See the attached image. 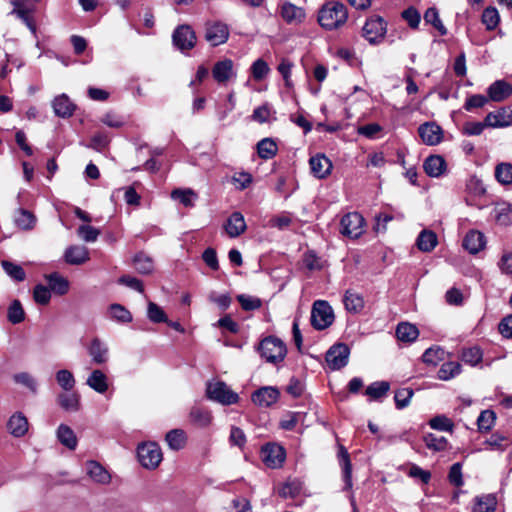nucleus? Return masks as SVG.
<instances>
[{"mask_svg": "<svg viewBox=\"0 0 512 512\" xmlns=\"http://www.w3.org/2000/svg\"><path fill=\"white\" fill-rule=\"evenodd\" d=\"M347 18L346 6L334 0L326 2L318 13L319 24L327 30L340 28L345 24Z\"/></svg>", "mask_w": 512, "mask_h": 512, "instance_id": "1", "label": "nucleus"}, {"mask_svg": "<svg viewBox=\"0 0 512 512\" xmlns=\"http://www.w3.org/2000/svg\"><path fill=\"white\" fill-rule=\"evenodd\" d=\"M258 351L262 358L268 363L277 364L282 362L287 354V348L285 343L275 337H265L258 346Z\"/></svg>", "mask_w": 512, "mask_h": 512, "instance_id": "2", "label": "nucleus"}, {"mask_svg": "<svg viewBox=\"0 0 512 512\" xmlns=\"http://www.w3.org/2000/svg\"><path fill=\"white\" fill-rule=\"evenodd\" d=\"M206 396L214 402L227 406L236 404L239 401V395L223 381L208 382Z\"/></svg>", "mask_w": 512, "mask_h": 512, "instance_id": "3", "label": "nucleus"}, {"mask_svg": "<svg viewBox=\"0 0 512 512\" xmlns=\"http://www.w3.org/2000/svg\"><path fill=\"white\" fill-rule=\"evenodd\" d=\"M334 312L327 301L317 300L313 303L311 311V324L317 330H324L332 325Z\"/></svg>", "mask_w": 512, "mask_h": 512, "instance_id": "4", "label": "nucleus"}, {"mask_svg": "<svg viewBox=\"0 0 512 512\" xmlns=\"http://www.w3.org/2000/svg\"><path fill=\"white\" fill-rule=\"evenodd\" d=\"M137 455L139 462L146 469L157 468L163 458L161 448L154 442L139 445Z\"/></svg>", "mask_w": 512, "mask_h": 512, "instance_id": "5", "label": "nucleus"}, {"mask_svg": "<svg viewBox=\"0 0 512 512\" xmlns=\"http://www.w3.org/2000/svg\"><path fill=\"white\" fill-rule=\"evenodd\" d=\"M341 233L356 239L364 232V218L357 212L344 215L341 219Z\"/></svg>", "mask_w": 512, "mask_h": 512, "instance_id": "6", "label": "nucleus"}, {"mask_svg": "<svg viewBox=\"0 0 512 512\" xmlns=\"http://www.w3.org/2000/svg\"><path fill=\"white\" fill-rule=\"evenodd\" d=\"M363 37L370 43L380 42L386 33V23L380 16H373L367 19L362 28Z\"/></svg>", "mask_w": 512, "mask_h": 512, "instance_id": "7", "label": "nucleus"}, {"mask_svg": "<svg viewBox=\"0 0 512 512\" xmlns=\"http://www.w3.org/2000/svg\"><path fill=\"white\" fill-rule=\"evenodd\" d=\"M173 44L181 51H187L196 45V34L187 24L178 26L172 35Z\"/></svg>", "mask_w": 512, "mask_h": 512, "instance_id": "8", "label": "nucleus"}, {"mask_svg": "<svg viewBox=\"0 0 512 512\" xmlns=\"http://www.w3.org/2000/svg\"><path fill=\"white\" fill-rule=\"evenodd\" d=\"M350 354L349 347L344 343H338L330 347L326 353V362L330 369L339 370L347 365Z\"/></svg>", "mask_w": 512, "mask_h": 512, "instance_id": "9", "label": "nucleus"}, {"mask_svg": "<svg viewBox=\"0 0 512 512\" xmlns=\"http://www.w3.org/2000/svg\"><path fill=\"white\" fill-rule=\"evenodd\" d=\"M285 456L284 448L275 443H268L261 450L262 461L269 468L280 467L285 460Z\"/></svg>", "mask_w": 512, "mask_h": 512, "instance_id": "10", "label": "nucleus"}, {"mask_svg": "<svg viewBox=\"0 0 512 512\" xmlns=\"http://www.w3.org/2000/svg\"><path fill=\"white\" fill-rule=\"evenodd\" d=\"M229 28L222 22H209L206 24L205 39L212 45L218 46L227 41Z\"/></svg>", "mask_w": 512, "mask_h": 512, "instance_id": "11", "label": "nucleus"}, {"mask_svg": "<svg viewBox=\"0 0 512 512\" xmlns=\"http://www.w3.org/2000/svg\"><path fill=\"white\" fill-rule=\"evenodd\" d=\"M422 141L429 146L439 144L443 139V130L435 122H425L418 127Z\"/></svg>", "mask_w": 512, "mask_h": 512, "instance_id": "12", "label": "nucleus"}, {"mask_svg": "<svg viewBox=\"0 0 512 512\" xmlns=\"http://www.w3.org/2000/svg\"><path fill=\"white\" fill-rule=\"evenodd\" d=\"M279 396L280 393L277 388L265 386L253 392L251 399L254 404L260 407H269L278 401Z\"/></svg>", "mask_w": 512, "mask_h": 512, "instance_id": "13", "label": "nucleus"}, {"mask_svg": "<svg viewBox=\"0 0 512 512\" xmlns=\"http://www.w3.org/2000/svg\"><path fill=\"white\" fill-rule=\"evenodd\" d=\"M235 75L233 61L230 59L218 61L213 66L212 76L219 84L227 83Z\"/></svg>", "mask_w": 512, "mask_h": 512, "instance_id": "14", "label": "nucleus"}, {"mask_svg": "<svg viewBox=\"0 0 512 512\" xmlns=\"http://www.w3.org/2000/svg\"><path fill=\"white\" fill-rule=\"evenodd\" d=\"M312 174L319 178H326L332 169V163L324 154H317L309 160Z\"/></svg>", "mask_w": 512, "mask_h": 512, "instance_id": "15", "label": "nucleus"}, {"mask_svg": "<svg viewBox=\"0 0 512 512\" xmlns=\"http://www.w3.org/2000/svg\"><path fill=\"white\" fill-rule=\"evenodd\" d=\"M88 353L92 362L97 365L104 364L109 359V348L107 344L99 338L92 339L88 347Z\"/></svg>", "mask_w": 512, "mask_h": 512, "instance_id": "16", "label": "nucleus"}, {"mask_svg": "<svg viewBox=\"0 0 512 512\" xmlns=\"http://www.w3.org/2000/svg\"><path fill=\"white\" fill-rule=\"evenodd\" d=\"M486 124L488 127H506L512 124V110L509 108H500L497 111L486 115Z\"/></svg>", "mask_w": 512, "mask_h": 512, "instance_id": "17", "label": "nucleus"}, {"mask_svg": "<svg viewBox=\"0 0 512 512\" xmlns=\"http://www.w3.org/2000/svg\"><path fill=\"white\" fill-rule=\"evenodd\" d=\"M487 93L490 100L501 102L512 94V85L504 80H497L488 87Z\"/></svg>", "mask_w": 512, "mask_h": 512, "instance_id": "18", "label": "nucleus"}, {"mask_svg": "<svg viewBox=\"0 0 512 512\" xmlns=\"http://www.w3.org/2000/svg\"><path fill=\"white\" fill-rule=\"evenodd\" d=\"M52 107L56 116L69 118L73 115L76 106L66 94L56 96L52 101Z\"/></svg>", "mask_w": 512, "mask_h": 512, "instance_id": "19", "label": "nucleus"}, {"mask_svg": "<svg viewBox=\"0 0 512 512\" xmlns=\"http://www.w3.org/2000/svg\"><path fill=\"white\" fill-rule=\"evenodd\" d=\"M64 259L68 264L81 265L89 260V251L85 246L72 245L65 250Z\"/></svg>", "mask_w": 512, "mask_h": 512, "instance_id": "20", "label": "nucleus"}, {"mask_svg": "<svg viewBox=\"0 0 512 512\" xmlns=\"http://www.w3.org/2000/svg\"><path fill=\"white\" fill-rule=\"evenodd\" d=\"M337 457H338L339 465L342 468L343 480L345 482V489H351L352 488V464H351V460H350V455L344 446L339 445Z\"/></svg>", "mask_w": 512, "mask_h": 512, "instance_id": "21", "label": "nucleus"}, {"mask_svg": "<svg viewBox=\"0 0 512 512\" xmlns=\"http://www.w3.org/2000/svg\"><path fill=\"white\" fill-rule=\"evenodd\" d=\"M7 429L14 437H22L28 431V420L23 413L16 412L9 418Z\"/></svg>", "mask_w": 512, "mask_h": 512, "instance_id": "22", "label": "nucleus"}, {"mask_svg": "<svg viewBox=\"0 0 512 512\" xmlns=\"http://www.w3.org/2000/svg\"><path fill=\"white\" fill-rule=\"evenodd\" d=\"M225 231L231 238L240 236L246 230L244 216L240 212H234L227 219Z\"/></svg>", "mask_w": 512, "mask_h": 512, "instance_id": "23", "label": "nucleus"}, {"mask_svg": "<svg viewBox=\"0 0 512 512\" xmlns=\"http://www.w3.org/2000/svg\"><path fill=\"white\" fill-rule=\"evenodd\" d=\"M57 403L67 412H77L81 407L80 395L77 392H62L57 396Z\"/></svg>", "mask_w": 512, "mask_h": 512, "instance_id": "24", "label": "nucleus"}, {"mask_svg": "<svg viewBox=\"0 0 512 512\" xmlns=\"http://www.w3.org/2000/svg\"><path fill=\"white\" fill-rule=\"evenodd\" d=\"M423 168L428 176L439 177L446 169V162L440 155H431L424 161Z\"/></svg>", "mask_w": 512, "mask_h": 512, "instance_id": "25", "label": "nucleus"}, {"mask_svg": "<svg viewBox=\"0 0 512 512\" xmlns=\"http://www.w3.org/2000/svg\"><path fill=\"white\" fill-rule=\"evenodd\" d=\"M485 246V237L479 231H469L463 239V247L471 254H476Z\"/></svg>", "mask_w": 512, "mask_h": 512, "instance_id": "26", "label": "nucleus"}, {"mask_svg": "<svg viewBox=\"0 0 512 512\" xmlns=\"http://www.w3.org/2000/svg\"><path fill=\"white\" fill-rule=\"evenodd\" d=\"M190 421L201 428L208 427L212 422L211 412L201 406H193L189 412Z\"/></svg>", "mask_w": 512, "mask_h": 512, "instance_id": "27", "label": "nucleus"}, {"mask_svg": "<svg viewBox=\"0 0 512 512\" xmlns=\"http://www.w3.org/2000/svg\"><path fill=\"white\" fill-rule=\"evenodd\" d=\"M86 469L90 478L97 483L108 484L111 480L109 472L96 461L87 462Z\"/></svg>", "mask_w": 512, "mask_h": 512, "instance_id": "28", "label": "nucleus"}, {"mask_svg": "<svg viewBox=\"0 0 512 512\" xmlns=\"http://www.w3.org/2000/svg\"><path fill=\"white\" fill-rule=\"evenodd\" d=\"M48 287L57 295H65L69 290V281L57 272L45 275Z\"/></svg>", "mask_w": 512, "mask_h": 512, "instance_id": "29", "label": "nucleus"}, {"mask_svg": "<svg viewBox=\"0 0 512 512\" xmlns=\"http://www.w3.org/2000/svg\"><path fill=\"white\" fill-rule=\"evenodd\" d=\"M419 336L418 328L408 322H401L396 327V337L399 341L411 343Z\"/></svg>", "mask_w": 512, "mask_h": 512, "instance_id": "30", "label": "nucleus"}, {"mask_svg": "<svg viewBox=\"0 0 512 512\" xmlns=\"http://www.w3.org/2000/svg\"><path fill=\"white\" fill-rule=\"evenodd\" d=\"M86 384L94 391L103 394L108 390V378L101 370H93L88 376Z\"/></svg>", "mask_w": 512, "mask_h": 512, "instance_id": "31", "label": "nucleus"}, {"mask_svg": "<svg viewBox=\"0 0 512 512\" xmlns=\"http://www.w3.org/2000/svg\"><path fill=\"white\" fill-rule=\"evenodd\" d=\"M437 243V235L427 229L420 232L416 241L418 249L422 252H431L436 247Z\"/></svg>", "mask_w": 512, "mask_h": 512, "instance_id": "32", "label": "nucleus"}, {"mask_svg": "<svg viewBox=\"0 0 512 512\" xmlns=\"http://www.w3.org/2000/svg\"><path fill=\"white\" fill-rule=\"evenodd\" d=\"M344 305L347 311L359 313L364 308L363 297L354 291L347 290L344 294Z\"/></svg>", "mask_w": 512, "mask_h": 512, "instance_id": "33", "label": "nucleus"}, {"mask_svg": "<svg viewBox=\"0 0 512 512\" xmlns=\"http://www.w3.org/2000/svg\"><path fill=\"white\" fill-rule=\"evenodd\" d=\"M281 16L287 23L300 22L304 17V11L292 3L286 2L281 7Z\"/></svg>", "mask_w": 512, "mask_h": 512, "instance_id": "34", "label": "nucleus"}, {"mask_svg": "<svg viewBox=\"0 0 512 512\" xmlns=\"http://www.w3.org/2000/svg\"><path fill=\"white\" fill-rule=\"evenodd\" d=\"M14 222L22 230H32L36 223V217L26 209H18L14 216Z\"/></svg>", "mask_w": 512, "mask_h": 512, "instance_id": "35", "label": "nucleus"}, {"mask_svg": "<svg viewBox=\"0 0 512 512\" xmlns=\"http://www.w3.org/2000/svg\"><path fill=\"white\" fill-rule=\"evenodd\" d=\"M133 264L136 271L140 274H150L154 270L153 259L144 252H139L134 256Z\"/></svg>", "mask_w": 512, "mask_h": 512, "instance_id": "36", "label": "nucleus"}, {"mask_svg": "<svg viewBox=\"0 0 512 512\" xmlns=\"http://www.w3.org/2000/svg\"><path fill=\"white\" fill-rule=\"evenodd\" d=\"M57 438L60 443L66 446L70 450H74L77 446V438L73 430L65 425L61 424L57 429Z\"/></svg>", "mask_w": 512, "mask_h": 512, "instance_id": "37", "label": "nucleus"}, {"mask_svg": "<svg viewBox=\"0 0 512 512\" xmlns=\"http://www.w3.org/2000/svg\"><path fill=\"white\" fill-rule=\"evenodd\" d=\"M166 442L172 450H181L186 445V434L181 429H173L166 434Z\"/></svg>", "mask_w": 512, "mask_h": 512, "instance_id": "38", "label": "nucleus"}, {"mask_svg": "<svg viewBox=\"0 0 512 512\" xmlns=\"http://www.w3.org/2000/svg\"><path fill=\"white\" fill-rule=\"evenodd\" d=\"M496 504V497L491 494L476 497L473 512H494Z\"/></svg>", "mask_w": 512, "mask_h": 512, "instance_id": "39", "label": "nucleus"}, {"mask_svg": "<svg viewBox=\"0 0 512 512\" xmlns=\"http://www.w3.org/2000/svg\"><path fill=\"white\" fill-rule=\"evenodd\" d=\"M277 144L271 138H264L257 144L258 155L262 159H271L277 153Z\"/></svg>", "mask_w": 512, "mask_h": 512, "instance_id": "40", "label": "nucleus"}, {"mask_svg": "<svg viewBox=\"0 0 512 512\" xmlns=\"http://www.w3.org/2000/svg\"><path fill=\"white\" fill-rule=\"evenodd\" d=\"M1 266H2L3 270L5 271V273L11 279H13L17 282H22L25 280L26 273H25L24 269L22 268V266H20L16 263H13L11 261H8V260H2Z\"/></svg>", "mask_w": 512, "mask_h": 512, "instance_id": "41", "label": "nucleus"}, {"mask_svg": "<svg viewBox=\"0 0 512 512\" xmlns=\"http://www.w3.org/2000/svg\"><path fill=\"white\" fill-rule=\"evenodd\" d=\"M196 193L191 189H174L171 192V198L173 200L179 201L185 207H193L194 200L196 199Z\"/></svg>", "mask_w": 512, "mask_h": 512, "instance_id": "42", "label": "nucleus"}, {"mask_svg": "<svg viewBox=\"0 0 512 512\" xmlns=\"http://www.w3.org/2000/svg\"><path fill=\"white\" fill-rule=\"evenodd\" d=\"M424 20L427 24L433 25V27L437 29L440 35L444 36L447 34V29L443 25L439 17V12L435 7H430L426 10L424 13Z\"/></svg>", "mask_w": 512, "mask_h": 512, "instance_id": "43", "label": "nucleus"}, {"mask_svg": "<svg viewBox=\"0 0 512 512\" xmlns=\"http://www.w3.org/2000/svg\"><path fill=\"white\" fill-rule=\"evenodd\" d=\"M390 389V384L387 381H377L370 384L365 391V394L373 400H378L385 396Z\"/></svg>", "mask_w": 512, "mask_h": 512, "instance_id": "44", "label": "nucleus"}, {"mask_svg": "<svg viewBox=\"0 0 512 512\" xmlns=\"http://www.w3.org/2000/svg\"><path fill=\"white\" fill-rule=\"evenodd\" d=\"M56 381L58 385L64 390V391H71L75 384L76 380L73 375V373L67 369H61L56 372L55 374Z\"/></svg>", "mask_w": 512, "mask_h": 512, "instance_id": "45", "label": "nucleus"}, {"mask_svg": "<svg viewBox=\"0 0 512 512\" xmlns=\"http://www.w3.org/2000/svg\"><path fill=\"white\" fill-rule=\"evenodd\" d=\"M423 441L426 447L432 451L440 452L447 448L448 441L443 436H436L435 434L429 433L423 437Z\"/></svg>", "mask_w": 512, "mask_h": 512, "instance_id": "46", "label": "nucleus"}, {"mask_svg": "<svg viewBox=\"0 0 512 512\" xmlns=\"http://www.w3.org/2000/svg\"><path fill=\"white\" fill-rule=\"evenodd\" d=\"M461 365L458 362H445L438 370V378L441 380H450L460 374Z\"/></svg>", "mask_w": 512, "mask_h": 512, "instance_id": "47", "label": "nucleus"}, {"mask_svg": "<svg viewBox=\"0 0 512 512\" xmlns=\"http://www.w3.org/2000/svg\"><path fill=\"white\" fill-rule=\"evenodd\" d=\"M481 20L487 30H494L500 21L498 10L492 6L487 7L482 13Z\"/></svg>", "mask_w": 512, "mask_h": 512, "instance_id": "48", "label": "nucleus"}, {"mask_svg": "<svg viewBox=\"0 0 512 512\" xmlns=\"http://www.w3.org/2000/svg\"><path fill=\"white\" fill-rule=\"evenodd\" d=\"M7 318L12 324H19L25 319V312L19 300L12 301L8 308Z\"/></svg>", "mask_w": 512, "mask_h": 512, "instance_id": "49", "label": "nucleus"}, {"mask_svg": "<svg viewBox=\"0 0 512 512\" xmlns=\"http://www.w3.org/2000/svg\"><path fill=\"white\" fill-rule=\"evenodd\" d=\"M495 177L503 185L512 184V164L500 163L495 168Z\"/></svg>", "mask_w": 512, "mask_h": 512, "instance_id": "50", "label": "nucleus"}, {"mask_svg": "<svg viewBox=\"0 0 512 512\" xmlns=\"http://www.w3.org/2000/svg\"><path fill=\"white\" fill-rule=\"evenodd\" d=\"M496 415L492 410H484L477 419V425L480 432H488L494 425Z\"/></svg>", "mask_w": 512, "mask_h": 512, "instance_id": "51", "label": "nucleus"}, {"mask_svg": "<svg viewBox=\"0 0 512 512\" xmlns=\"http://www.w3.org/2000/svg\"><path fill=\"white\" fill-rule=\"evenodd\" d=\"M237 300L245 311L257 310L262 306V300L260 298L247 294L238 295Z\"/></svg>", "mask_w": 512, "mask_h": 512, "instance_id": "52", "label": "nucleus"}, {"mask_svg": "<svg viewBox=\"0 0 512 512\" xmlns=\"http://www.w3.org/2000/svg\"><path fill=\"white\" fill-rule=\"evenodd\" d=\"M444 350L440 347H430L422 355V360L426 364L437 365L444 359Z\"/></svg>", "mask_w": 512, "mask_h": 512, "instance_id": "53", "label": "nucleus"}, {"mask_svg": "<svg viewBox=\"0 0 512 512\" xmlns=\"http://www.w3.org/2000/svg\"><path fill=\"white\" fill-rule=\"evenodd\" d=\"M109 310L111 317L118 322L129 323L132 321L131 313L120 304H112Z\"/></svg>", "mask_w": 512, "mask_h": 512, "instance_id": "54", "label": "nucleus"}, {"mask_svg": "<svg viewBox=\"0 0 512 512\" xmlns=\"http://www.w3.org/2000/svg\"><path fill=\"white\" fill-rule=\"evenodd\" d=\"M482 351L478 347H470L463 349L461 358L467 364L472 366L477 365L482 360Z\"/></svg>", "mask_w": 512, "mask_h": 512, "instance_id": "55", "label": "nucleus"}, {"mask_svg": "<svg viewBox=\"0 0 512 512\" xmlns=\"http://www.w3.org/2000/svg\"><path fill=\"white\" fill-rule=\"evenodd\" d=\"M429 425L434 430L439 431H449L451 432L453 430L454 424L451 419L446 417L445 415H438L433 417L429 421Z\"/></svg>", "mask_w": 512, "mask_h": 512, "instance_id": "56", "label": "nucleus"}, {"mask_svg": "<svg viewBox=\"0 0 512 512\" xmlns=\"http://www.w3.org/2000/svg\"><path fill=\"white\" fill-rule=\"evenodd\" d=\"M147 317L153 323L167 322V316L163 309L154 302L148 303Z\"/></svg>", "mask_w": 512, "mask_h": 512, "instance_id": "57", "label": "nucleus"}, {"mask_svg": "<svg viewBox=\"0 0 512 512\" xmlns=\"http://www.w3.org/2000/svg\"><path fill=\"white\" fill-rule=\"evenodd\" d=\"M269 72H270V68H269L268 64L266 63V61H264L261 58L254 61L251 66L252 77L256 81H260V80L264 79L268 75Z\"/></svg>", "mask_w": 512, "mask_h": 512, "instance_id": "58", "label": "nucleus"}, {"mask_svg": "<svg viewBox=\"0 0 512 512\" xmlns=\"http://www.w3.org/2000/svg\"><path fill=\"white\" fill-rule=\"evenodd\" d=\"M33 298L36 303L40 305H47L51 299V290L42 284H38L34 287Z\"/></svg>", "mask_w": 512, "mask_h": 512, "instance_id": "59", "label": "nucleus"}, {"mask_svg": "<svg viewBox=\"0 0 512 512\" xmlns=\"http://www.w3.org/2000/svg\"><path fill=\"white\" fill-rule=\"evenodd\" d=\"M414 391L410 388H401L395 392V403L398 409H403L409 405L410 399Z\"/></svg>", "mask_w": 512, "mask_h": 512, "instance_id": "60", "label": "nucleus"}, {"mask_svg": "<svg viewBox=\"0 0 512 512\" xmlns=\"http://www.w3.org/2000/svg\"><path fill=\"white\" fill-rule=\"evenodd\" d=\"M14 381L17 384L23 385L28 388L31 392H37V383L36 380L27 372L17 373L13 376Z\"/></svg>", "mask_w": 512, "mask_h": 512, "instance_id": "61", "label": "nucleus"}, {"mask_svg": "<svg viewBox=\"0 0 512 512\" xmlns=\"http://www.w3.org/2000/svg\"><path fill=\"white\" fill-rule=\"evenodd\" d=\"M78 236L85 242H94L97 240L100 231L90 225H81L77 229Z\"/></svg>", "mask_w": 512, "mask_h": 512, "instance_id": "62", "label": "nucleus"}, {"mask_svg": "<svg viewBox=\"0 0 512 512\" xmlns=\"http://www.w3.org/2000/svg\"><path fill=\"white\" fill-rule=\"evenodd\" d=\"M510 440L499 433H494L490 436V438L486 441V444H488L491 448L504 451L509 445Z\"/></svg>", "mask_w": 512, "mask_h": 512, "instance_id": "63", "label": "nucleus"}, {"mask_svg": "<svg viewBox=\"0 0 512 512\" xmlns=\"http://www.w3.org/2000/svg\"><path fill=\"white\" fill-rule=\"evenodd\" d=\"M402 17L411 28L416 29L419 26L421 16L417 9L413 7L405 9L402 12Z\"/></svg>", "mask_w": 512, "mask_h": 512, "instance_id": "64", "label": "nucleus"}]
</instances>
